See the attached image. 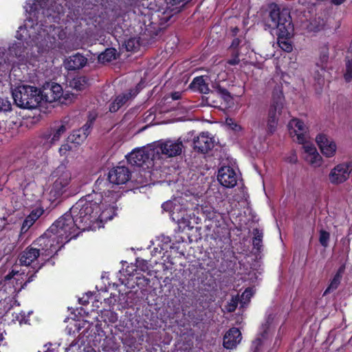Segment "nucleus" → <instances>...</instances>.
Segmentation results:
<instances>
[{
	"mask_svg": "<svg viewBox=\"0 0 352 352\" xmlns=\"http://www.w3.org/2000/svg\"><path fill=\"white\" fill-rule=\"evenodd\" d=\"M265 25L270 29H277L279 47L285 52H290L292 45L289 38L294 34V26L289 10L276 4L272 5Z\"/></svg>",
	"mask_w": 352,
	"mask_h": 352,
	"instance_id": "obj_1",
	"label": "nucleus"
},
{
	"mask_svg": "<svg viewBox=\"0 0 352 352\" xmlns=\"http://www.w3.org/2000/svg\"><path fill=\"white\" fill-rule=\"evenodd\" d=\"M100 210V205L96 201H93L91 195H88L77 201L71 208L69 212L76 222L78 228L85 230L98 218H100L101 220L104 218V212L99 214Z\"/></svg>",
	"mask_w": 352,
	"mask_h": 352,
	"instance_id": "obj_2",
	"label": "nucleus"
},
{
	"mask_svg": "<svg viewBox=\"0 0 352 352\" xmlns=\"http://www.w3.org/2000/svg\"><path fill=\"white\" fill-rule=\"evenodd\" d=\"M15 104L23 109H34L41 102V90L34 86L22 85L12 91Z\"/></svg>",
	"mask_w": 352,
	"mask_h": 352,
	"instance_id": "obj_3",
	"label": "nucleus"
},
{
	"mask_svg": "<svg viewBox=\"0 0 352 352\" xmlns=\"http://www.w3.org/2000/svg\"><path fill=\"white\" fill-rule=\"evenodd\" d=\"M76 223L72 214L67 212L50 226V232L56 235L60 242H68L73 238L71 235L78 229Z\"/></svg>",
	"mask_w": 352,
	"mask_h": 352,
	"instance_id": "obj_4",
	"label": "nucleus"
},
{
	"mask_svg": "<svg viewBox=\"0 0 352 352\" xmlns=\"http://www.w3.org/2000/svg\"><path fill=\"white\" fill-rule=\"evenodd\" d=\"M41 101L52 103L58 102L60 104H67L72 100L73 95L63 93L62 87L55 82L47 84L41 91Z\"/></svg>",
	"mask_w": 352,
	"mask_h": 352,
	"instance_id": "obj_5",
	"label": "nucleus"
},
{
	"mask_svg": "<svg viewBox=\"0 0 352 352\" xmlns=\"http://www.w3.org/2000/svg\"><path fill=\"white\" fill-rule=\"evenodd\" d=\"M283 100L282 94H278L277 97L274 96L273 102L268 111L267 120V130L270 133H274L279 118L285 113Z\"/></svg>",
	"mask_w": 352,
	"mask_h": 352,
	"instance_id": "obj_6",
	"label": "nucleus"
},
{
	"mask_svg": "<svg viewBox=\"0 0 352 352\" xmlns=\"http://www.w3.org/2000/svg\"><path fill=\"white\" fill-rule=\"evenodd\" d=\"M55 242L57 244L63 243V242H60V239H58L56 235H54L52 232H50V229H48L36 239L33 245L38 246L36 248L39 250L41 255L50 256L56 250Z\"/></svg>",
	"mask_w": 352,
	"mask_h": 352,
	"instance_id": "obj_7",
	"label": "nucleus"
},
{
	"mask_svg": "<svg viewBox=\"0 0 352 352\" xmlns=\"http://www.w3.org/2000/svg\"><path fill=\"white\" fill-rule=\"evenodd\" d=\"M184 146L181 138L177 140H167L164 142H159L155 149L157 153H162L168 157H173L179 155L183 151Z\"/></svg>",
	"mask_w": 352,
	"mask_h": 352,
	"instance_id": "obj_8",
	"label": "nucleus"
},
{
	"mask_svg": "<svg viewBox=\"0 0 352 352\" xmlns=\"http://www.w3.org/2000/svg\"><path fill=\"white\" fill-rule=\"evenodd\" d=\"M55 174L57 179L54 182L51 193H54V196L58 197L65 192L71 180V173L61 165L56 168Z\"/></svg>",
	"mask_w": 352,
	"mask_h": 352,
	"instance_id": "obj_9",
	"label": "nucleus"
},
{
	"mask_svg": "<svg viewBox=\"0 0 352 352\" xmlns=\"http://www.w3.org/2000/svg\"><path fill=\"white\" fill-rule=\"evenodd\" d=\"M289 134L294 141L299 144L309 140L307 126L301 120L294 118L288 124Z\"/></svg>",
	"mask_w": 352,
	"mask_h": 352,
	"instance_id": "obj_10",
	"label": "nucleus"
},
{
	"mask_svg": "<svg viewBox=\"0 0 352 352\" xmlns=\"http://www.w3.org/2000/svg\"><path fill=\"white\" fill-rule=\"evenodd\" d=\"M351 173L352 162L342 163L331 169L329 179L331 184H340L346 181Z\"/></svg>",
	"mask_w": 352,
	"mask_h": 352,
	"instance_id": "obj_11",
	"label": "nucleus"
},
{
	"mask_svg": "<svg viewBox=\"0 0 352 352\" xmlns=\"http://www.w3.org/2000/svg\"><path fill=\"white\" fill-rule=\"evenodd\" d=\"M154 151L150 148H135L127 156V161L132 166H142L146 163H150L151 157L153 155Z\"/></svg>",
	"mask_w": 352,
	"mask_h": 352,
	"instance_id": "obj_12",
	"label": "nucleus"
},
{
	"mask_svg": "<svg viewBox=\"0 0 352 352\" xmlns=\"http://www.w3.org/2000/svg\"><path fill=\"white\" fill-rule=\"evenodd\" d=\"M302 145V157L305 161L312 167L318 168L322 166L323 159L318 152L316 146L309 141L301 144Z\"/></svg>",
	"mask_w": 352,
	"mask_h": 352,
	"instance_id": "obj_13",
	"label": "nucleus"
},
{
	"mask_svg": "<svg viewBox=\"0 0 352 352\" xmlns=\"http://www.w3.org/2000/svg\"><path fill=\"white\" fill-rule=\"evenodd\" d=\"M66 131L67 127L64 123H60L52 127L42 138L41 143L44 148L48 149L53 144L58 142Z\"/></svg>",
	"mask_w": 352,
	"mask_h": 352,
	"instance_id": "obj_14",
	"label": "nucleus"
},
{
	"mask_svg": "<svg viewBox=\"0 0 352 352\" xmlns=\"http://www.w3.org/2000/svg\"><path fill=\"white\" fill-rule=\"evenodd\" d=\"M316 142L324 157L331 158L335 156L337 145L332 138L320 133L316 137Z\"/></svg>",
	"mask_w": 352,
	"mask_h": 352,
	"instance_id": "obj_15",
	"label": "nucleus"
},
{
	"mask_svg": "<svg viewBox=\"0 0 352 352\" xmlns=\"http://www.w3.org/2000/svg\"><path fill=\"white\" fill-rule=\"evenodd\" d=\"M217 179L220 184L227 188H232L236 184V173L230 166H223L219 170Z\"/></svg>",
	"mask_w": 352,
	"mask_h": 352,
	"instance_id": "obj_16",
	"label": "nucleus"
},
{
	"mask_svg": "<svg viewBox=\"0 0 352 352\" xmlns=\"http://www.w3.org/2000/svg\"><path fill=\"white\" fill-rule=\"evenodd\" d=\"M193 144L195 150L206 153L214 146V140L208 132H203L194 139Z\"/></svg>",
	"mask_w": 352,
	"mask_h": 352,
	"instance_id": "obj_17",
	"label": "nucleus"
},
{
	"mask_svg": "<svg viewBox=\"0 0 352 352\" xmlns=\"http://www.w3.org/2000/svg\"><path fill=\"white\" fill-rule=\"evenodd\" d=\"M131 173L125 166H117L109 173V180L111 183L120 185L125 184L130 179Z\"/></svg>",
	"mask_w": 352,
	"mask_h": 352,
	"instance_id": "obj_18",
	"label": "nucleus"
},
{
	"mask_svg": "<svg viewBox=\"0 0 352 352\" xmlns=\"http://www.w3.org/2000/svg\"><path fill=\"white\" fill-rule=\"evenodd\" d=\"M29 35L30 33H28L26 26H20L16 35V38L20 41L12 44L9 47L10 54L18 57L21 56L24 51L23 43L21 41L25 40L26 36Z\"/></svg>",
	"mask_w": 352,
	"mask_h": 352,
	"instance_id": "obj_19",
	"label": "nucleus"
},
{
	"mask_svg": "<svg viewBox=\"0 0 352 352\" xmlns=\"http://www.w3.org/2000/svg\"><path fill=\"white\" fill-rule=\"evenodd\" d=\"M92 124L93 120H89L82 128L74 131L73 133L68 137V142L76 144H81L88 136Z\"/></svg>",
	"mask_w": 352,
	"mask_h": 352,
	"instance_id": "obj_20",
	"label": "nucleus"
},
{
	"mask_svg": "<svg viewBox=\"0 0 352 352\" xmlns=\"http://www.w3.org/2000/svg\"><path fill=\"white\" fill-rule=\"evenodd\" d=\"M242 339L241 333L239 329L233 327L224 336L223 346L226 349H232L240 343Z\"/></svg>",
	"mask_w": 352,
	"mask_h": 352,
	"instance_id": "obj_21",
	"label": "nucleus"
},
{
	"mask_svg": "<svg viewBox=\"0 0 352 352\" xmlns=\"http://www.w3.org/2000/svg\"><path fill=\"white\" fill-rule=\"evenodd\" d=\"M36 247L30 246L26 248L20 255L19 262L22 265L28 266L41 256Z\"/></svg>",
	"mask_w": 352,
	"mask_h": 352,
	"instance_id": "obj_22",
	"label": "nucleus"
},
{
	"mask_svg": "<svg viewBox=\"0 0 352 352\" xmlns=\"http://www.w3.org/2000/svg\"><path fill=\"white\" fill-rule=\"evenodd\" d=\"M138 93V90H130L129 92L122 94L116 97L114 101L109 107L111 112L117 111L122 105H124L129 100L135 96Z\"/></svg>",
	"mask_w": 352,
	"mask_h": 352,
	"instance_id": "obj_23",
	"label": "nucleus"
},
{
	"mask_svg": "<svg viewBox=\"0 0 352 352\" xmlns=\"http://www.w3.org/2000/svg\"><path fill=\"white\" fill-rule=\"evenodd\" d=\"M43 210L41 208L33 210L23 222L21 233L24 234L33 226L35 221L43 214Z\"/></svg>",
	"mask_w": 352,
	"mask_h": 352,
	"instance_id": "obj_24",
	"label": "nucleus"
},
{
	"mask_svg": "<svg viewBox=\"0 0 352 352\" xmlns=\"http://www.w3.org/2000/svg\"><path fill=\"white\" fill-rule=\"evenodd\" d=\"M87 60L85 56L76 54L69 57L67 62V67L69 70L79 69L86 65Z\"/></svg>",
	"mask_w": 352,
	"mask_h": 352,
	"instance_id": "obj_25",
	"label": "nucleus"
},
{
	"mask_svg": "<svg viewBox=\"0 0 352 352\" xmlns=\"http://www.w3.org/2000/svg\"><path fill=\"white\" fill-rule=\"evenodd\" d=\"M208 80L209 78L208 76H198L194 78L190 86L202 94H208L210 91L208 87Z\"/></svg>",
	"mask_w": 352,
	"mask_h": 352,
	"instance_id": "obj_26",
	"label": "nucleus"
},
{
	"mask_svg": "<svg viewBox=\"0 0 352 352\" xmlns=\"http://www.w3.org/2000/svg\"><path fill=\"white\" fill-rule=\"evenodd\" d=\"M344 271V266H341L338 269V272H336V274L333 276V279L331 280L329 287L324 291V295H326L327 294L330 293L338 288V285L340 283Z\"/></svg>",
	"mask_w": 352,
	"mask_h": 352,
	"instance_id": "obj_27",
	"label": "nucleus"
},
{
	"mask_svg": "<svg viewBox=\"0 0 352 352\" xmlns=\"http://www.w3.org/2000/svg\"><path fill=\"white\" fill-rule=\"evenodd\" d=\"M185 213L186 210L180 205L175 203L172 211L171 218L174 221L180 223L185 220Z\"/></svg>",
	"mask_w": 352,
	"mask_h": 352,
	"instance_id": "obj_28",
	"label": "nucleus"
},
{
	"mask_svg": "<svg viewBox=\"0 0 352 352\" xmlns=\"http://www.w3.org/2000/svg\"><path fill=\"white\" fill-rule=\"evenodd\" d=\"M116 58V50L108 48L98 56V60L102 63H109Z\"/></svg>",
	"mask_w": 352,
	"mask_h": 352,
	"instance_id": "obj_29",
	"label": "nucleus"
},
{
	"mask_svg": "<svg viewBox=\"0 0 352 352\" xmlns=\"http://www.w3.org/2000/svg\"><path fill=\"white\" fill-rule=\"evenodd\" d=\"M253 246L255 249L259 251L262 246V239L263 236V233L258 229H254L253 230Z\"/></svg>",
	"mask_w": 352,
	"mask_h": 352,
	"instance_id": "obj_30",
	"label": "nucleus"
},
{
	"mask_svg": "<svg viewBox=\"0 0 352 352\" xmlns=\"http://www.w3.org/2000/svg\"><path fill=\"white\" fill-rule=\"evenodd\" d=\"M87 80L85 77L74 78L71 82V86L77 90H82L85 88Z\"/></svg>",
	"mask_w": 352,
	"mask_h": 352,
	"instance_id": "obj_31",
	"label": "nucleus"
},
{
	"mask_svg": "<svg viewBox=\"0 0 352 352\" xmlns=\"http://www.w3.org/2000/svg\"><path fill=\"white\" fill-rule=\"evenodd\" d=\"M253 290L252 288H247L241 294V298L239 299L240 303L242 306H244L249 302L250 298L253 296Z\"/></svg>",
	"mask_w": 352,
	"mask_h": 352,
	"instance_id": "obj_32",
	"label": "nucleus"
},
{
	"mask_svg": "<svg viewBox=\"0 0 352 352\" xmlns=\"http://www.w3.org/2000/svg\"><path fill=\"white\" fill-rule=\"evenodd\" d=\"M319 235V241L320 243L324 248H327L329 245V242L330 239V234L329 232L324 230H320Z\"/></svg>",
	"mask_w": 352,
	"mask_h": 352,
	"instance_id": "obj_33",
	"label": "nucleus"
},
{
	"mask_svg": "<svg viewBox=\"0 0 352 352\" xmlns=\"http://www.w3.org/2000/svg\"><path fill=\"white\" fill-rule=\"evenodd\" d=\"M136 271L140 270L143 272H146L150 271V267L148 262L143 259L138 258L136 260Z\"/></svg>",
	"mask_w": 352,
	"mask_h": 352,
	"instance_id": "obj_34",
	"label": "nucleus"
},
{
	"mask_svg": "<svg viewBox=\"0 0 352 352\" xmlns=\"http://www.w3.org/2000/svg\"><path fill=\"white\" fill-rule=\"evenodd\" d=\"M239 301V298L238 296L232 297V299L228 302V305L226 306L227 311H234L238 305Z\"/></svg>",
	"mask_w": 352,
	"mask_h": 352,
	"instance_id": "obj_35",
	"label": "nucleus"
},
{
	"mask_svg": "<svg viewBox=\"0 0 352 352\" xmlns=\"http://www.w3.org/2000/svg\"><path fill=\"white\" fill-rule=\"evenodd\" d=\"M127 51H133L139 47V42L135 38H131L125 42Z\"/></svg>",
	"mask_w": 352,
	"mask_h": 352,
	"instance_id": "obj_36",
	"label": "nucleus"
},
{
	"mask_svg": "<svg viewBox=\"0 0 352 352\" xmlns=\"http://www.w3.org/2000/svg\"><path fill=\"white\" fill-rule=\"evenodd\" d=\"M47 2L45 0H39L37 1L36 3H34V6L32 8H34L35 11H37L39 12L38 7L42 10V14L44 15H50L49 11L47 10L46 12L44 10V6H46Z\"/></svg>",
	"mask_w": 352,
	"mask_h": 352,
	"instance_id": "obj_37",
	"label": "nucleus"
},
{
	"mask_svg": "<svg viewBox=\"0 0 352 352\" xmlns=\"http://www.w3.org/2000/svg\"><path fill=\"white\" fill-rule=\"evenodd\" d=\"M11 109L10 102L5 98L0 97V111H8Z\"/></svg>",
	"mask_w": 352,
	"mask_h": 352,
	"instance_id": "obj_38",
	"label": "nucleus"
},
{
	"mask_svg": "<svg viewBox=\"0 0 352 352\" xmlns=\"http://www.w3.org/2000/svg\"><path fill=\"white\" fill-rule=\"evenodd\" d=\"M217 93L220 95L225 100H228L230 98V96L228 91L224 89L221 87L220 86H217L216 87Z\"/></svg>",
	"mask_w": 352,
	"mask_h": 352,
	"instance_id": "obj_39",
	"label": "nucleus"
},
{
	"mask_svg": "<svg viewBox=\"0 0 352 352\" xmlns=\"http://www.w3.org/2000/svg\"><path fill=\"white\" fill-rule=\"evenodd\" d=\"M329 58V50L327 47H324L322 48L320 55V59L322 63H324L327 62Z\"/></svg>",
	"mask_w": 352,
	"mask_h": 352,
	"instance_id": "obj_40",
	"label": "nucleus"
},
{
	"mask_svg": "<svg viewBox=\"0 0 352 352\" xmlns=\"http://www.w3.org/2000/svg\"><path fill=\"white\" fill-rule=\"evenodd\" d=\"M241 52L239 50L233 52L234 57L228 60V63L231 65H237L239 63V56Z\"/></svg>",
	"mask_w": 352,
	"mask_h": 352,
	"instance_id": "obj_41",
	"label": "nucleus"
},
{
	"mask_svg": "<svg viewBox=\"0 0 352 352\" xmlns=\"http://www.w3.org/2000/svg\"><path fill=\"white\" fill-rule=\"evenodd\" d=\"M175 204V202L168 201L164 202L162 204V207L164 210L169 212L171 214Z\"/></svg>",
	"mask_w": 352,
	"mask_h": 352,
	"instance_id": "obj_42",
	"label": "nucleus"
},
{
	"mask_svg": "<svg viewBox=\"0 0 352 352\" xmlns=\"http://www.w3.org/2000/svg\"><path fill=\"white\" fill-rule=\"evenodd\" d=\"M262 344V340L260 338H256L252 342V349L253 352H258L259 346Z\"/></svg>",
	"mask_w": 352,
	"mask_h": 352,
	"instance_id": "obj_43",
	"label": "nucleus"
},
{
	"mask_svg": "<svg viewBox=\"0 0 352 352\" xmlns=\"http://www.w3.org/2000/svg\"><path fill=\"white\" fill-rule=\"evenodd\" d=\"M72 149V146L68 144H63L59 148V153L61 155H66L67 152Z\"/></svg>",
	"mask_w": 352,
	"mask_h": 352,
	"instance_id": "obj_44",
	"label": "nucleus"
},
{
	"mask_svg": "<svg viewBox=\"0 0 352 352\" xmlns=\"http://www.w3.org/2000/svg\"><path fill=\"white\" fill-rule=\"evenodd\" d=\"M241 41L239 39V38H235L233 40L232 44H231V46L230 47L232 49H233L234 50H236L239 51L240 49L242 48V45H240V43H241Z\"/></svg>",
	"mask_w": 352,
	"mask_h": 352,
	"instance_id": "obj_45",
	"label": "nucleus"
},
{
	"mask_svg": "<svg viewBox=\"0 0 352 352\" xmlns=\"http://www.w3.org/2000/svg\"><path fill=\"white\" fill-rule=\"evenodd\" d=\"M287 160L290 163H296L297 162V156L296 154H292V155L289 157Z\"/></svg>",
	"mask_w": 352,
	"mask_h": 352,
	"instance_id": "obj_46",
	"label": "nucleus"
},
{
	"mask_svg": "<svg viewBox=\"0 0 352 352\" xmlns=\"http://www.w3.org/2000/svg\"><path fill=\"white\" fill-rule=\"evenodd\" d=\"M86 324H87V321H82V322H79L78 324H76V327L77 329L80 331V329L83 327Z\"/></svg>",
	"mask_w": 352,
	"mask_h": 352,
	"instance_id": "obj_47",
	"label": "nucleus"
},
{
	"mask_svg": "<svg viewBox=\"0 0 352 352\" xmlns=\"http://www.w3.org/2000/svg\"><path fill=\"white\" fill-rule=\"evenodd\" d=\"M346 0H331L332 3L338 6L343 3Z\"/></svg>",
	"mask_w": 352,
	"mask_h": 352,
	"instance_id": "obj_48",
	"label": "nucleus"
},
{
	"mask_svg": "<svg viewBox=\"0 0 352 352\" xmlns=\"http://www.w3.org/2000/svg\"><path fill=\"white\" fill-rule=\"evenodd\" d=\"M172 98L173 100H178L180 98V93L175 92L172 94Z\"/></svg>",
	"mask_w": 352,
	"mask_h": 352,
	"instance_id": "obj_49",
	"label": "nucleus"
},
{
	"mask_svg": "<svg viewBox=\"0 0 352 352\" xmlns=\"http://www.w3.org/2000/svg\"><path fill=\"white\" fill-rule=\"evenodd\" d=\"M213 94H214V93H213V92H212V93H211V95H210V96H209L207 98V100H208V103H209V102H212V103H214V100H212L211 99L212 96Z\"/></svg>",
	"mask_w": 352,
	"mask_h": 352,
	"instance_id": "obj_50",
	"label": "nucleus"
},
{
	"mask_svg": "<svg viewBox=\"0 0 352 352\" xmlns=\"http://www.w3.org/2000/svg\"><path fill=\"white\" fill-rule=\"evenodd\" d=\"M321 74H319V76H322V77H324V70L323 69L322 67H321Z\"/></svg>",
	"mask_w": 352,
	"mask_h": 352,
	"instance_id": "obj_51",
	"label": "nucleus"
},
{
	"mask_svg": "<svg viewBox=\"0 0 352 352\" xmlns=\"http://www.w3.org/2000/svg\"><path fill=\"white\" fill-rule=\"evenodd\" d=\"M238 30H239V29H238V28H234V33H236V32H238Z\"/></svg>",
	"mask_w": 352,
	"mask_h": 352,
	"instance_id": "obj_52",
	"label": "nucleus"
}]
</instances>
